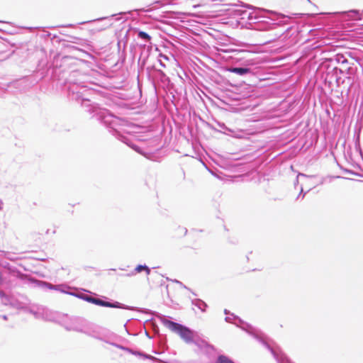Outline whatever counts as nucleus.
<instances>
[{
	"label": "nucleus",
	"mask_w": 363,
	"mask_h": 363,
	"mask_svg": "<svg viewBox=\"0 0 363 363\" xmlns=\"http://www.w3.org/2000/svg\"><path fill=\"white\" fill-rule=\"evenodd\" d=\"M65 84L67 89L68 97L81 104L85 111L104 124L109 132L118 140L131 147L135 152L145 155L141 148L134 144L132 140L124 134L126 121L113 115L109 110L102 108L100 104L93 100L107 98L108 94L104 91L106 88L99 80L79 70L72 71L66 79Z\"/></svg>",
	"instance_id": "1"
},
{
	"label": "nucleus",
	"mask_w": 363,
	"mask_h": 363,
	"mask_svg": "<svg viewBox=\"0 0 363 363\" xmlns=\"http://www.w3.org/2000/svg\"><path fill=\"white\" fill-rule=\"evenodd\" d=\"M230 316H226L225 318V320L228 323H234L252 335L270 351L277 363H294L279 347H272L261 335H259V331L252 325L245 323L240 318L233 313H230Z\"/></svg>",
	"instance_id": "2"
},
{
	"label": "nucleus",
	"mask_w": 363,
	"mask_h": 363,
	"mask_svg": "<svg viewBox=\"0 0 363 363\" xmlns=\"http://www.w3.org/2000/svg\"><path fill=\"white\" fill-rule=\"evenodd\" d=\"M138 311L147 314H153L164 324L165 327L179 335L186 343H194L197 345V342L194 340L196 333L189 327L181 323L174 322L170 320L171 317L166 316L158 312L152 311L147 308H138Z\"/></svg>",
	"instance_id": "3"
},
{
	"label": "nucleus",
	"mask_w": 363,
	"mask_h": 363,
	"mask_svg": "<svg viewBox=\"0 0 363 363\" xmlns=\"http://www.w3.org/2000/svg\"><path fill=\"white\" fill-rule=\"evenodd\" d=\"M84 291L88 292L90 294H86L82 292H76L74 294H72V296L79 298L83 301H85L88 303H93L96 306L107 307V308H121V309H130V308L128 306H125L121 303L118 301H106V297H103L105 300H101V298L94 297L93 295L96 296V294L91 293L89 291L83 289Z\"/></svg>",
	"instance_id": "4"
},
{
	"label": "nucleus",
	"mask_w": 363,
	"mask_h": 363,
	"mask_svg": "<svg viewBox=\"0 0 363 363\" xmlns=\"http://www.w3.org/2000/svg\"><path fill=\"white\" fill-rule=\"evenodd\" d=\"M51 322H55L67 331L81 333L83 330L86 320L80 317H69L67 314H62L60 318H48Z\"/></svg>",
	"instance_id": "5"
},
{
	"label": "nucleus",
	"mask_w": 363,
	"mask_h": 363,
	"mask_svg": "<svg viewBox=\"0 0 363 363\" xmlns=\"http://www.w3.org/2000/svg\"><path fill=\"white\" fill-rule=\"evenodd\" d=\"M353 62H349L347 65H341L340 67H334L331 72H328L326 75V80L330 84L332 81H335L337 86H340L345 82L343 79L340 74L343 75L347 79H350L351 76L355 73V68L353 67Z\"/></svg>",
	"instance_id": "6"
},
{
	"label": "nucleus",
	"mask_w": 363,
	"mask_h": 363,
	"mask_svg": "<svg viewBox=\"0 0 363 363\" xmlns=\"http://www.w3.org/2000/svg\"><path fill=\"white\" fill-rule=\"evenodd\" d=\"M264 12L269 14L267 18H264V21L250 22L253 29L264 31L274 29L280 26L281 23L280 18H283L284 16L272 11H264Z\"/></svg>",
	"instance_id": "7"
},
{
	"label": "nucleus",
	"mask_w": 363,
	"mask_h": 363,
	"mask_svg": "<svg viewBox=\"0 0 363 363\" xmlns=\"http://www.w3.org/2000/svg\"><path fill=\"white\" fill-rule=\"evenodd\" d=\"M249 53L246 51H240L237 56L233 58L232 65L241 67H247L255 72L257 68V62L255 59L248 57Z\"/></svg>",
	"instance_id": "8"
},
{
	"label": "nucleus",
	"mask_w": 363,
	"mask_h": 363,
	"mask_svg": "<svg viewBox=\"0 0 363 363\" xmlns=\"http://www.w3.org/2000/svg\"><path fill=\"white\" fill-rule=\"evenodd\" d=\"M82 333L103 342H109V337L105 334L104 331L88 321L86 322Z\"/></svg>",
	"instance_id": "9"
},
{
	"label": "nucleus",
	"mask_w": 363,
	"mask_h": 363,
	"mask_svg": "<svg viewBox=\"0 0 363 363\" xmlns=\"http://www.w3.org/2000/svg\"><path fill=\"white\" fill-rule=\"evenodd\" d=\"M146 70L148 77H152L154 81L160 82L164 86L169 84V78L163 71L157 69L155 65L147 66Z\"/></svg>",
	"instance_id": "10"
},
{
	"label": "nucleus",
	"mask_w": 363,
	"mask_h": 363,
	"mask_svg": "<svg viewBox=\"0 0 363 363\" xmlns=\"http://www.w3.org/2000/svg\"><path fill=\"white\" fill-rule=\"evenodd\" d=\"M31 86L32 82L28 77L13 80L7 84L8 88L16 89L19 91H24Z\"/></svg>",
	"instance_id": "11"
},
{
	"label": "nucleus",
	"mask_w": 363,
	"mask_h": 363,
	"mask_svg": "<svg viewBox=\"0 0 363 363\" xmlns=\"http://www.w3.org/2000/svg\"><path fill=\"white\" fill-rule=\"evenodd\" d=\"M107 343L109 344V345H113V346H114V347H116L117 348H119L121 350L127 351V352H128L129 353H130L132 354H134V355H136V356H139V357H142L144 359H150V360L153 361L155 363H156V362L162 363V361H161L160 359H158L157 358H156V357H153L152 355H150V354H145V353H143L142 352H139V351H134V350H133L130 348L124 347V346L118 345L117 343L111 342L110 340H109V342H107Z\"/></svg>",
	"instance_id": "12"
},
{
	"label": "nucleus",
	"mask_w": 363,
	"mask_h": 363,
	"mask_svg": "<svg viewBox=\"0 0 363 363\" xmlns=\"http://www.w3.org/2000/svg\"><path fill=\"white\" fill-rule=\"evenodd\" d=\"M226 71L242 77L250 76L255 74V72H252V69L249 68L236 67L232 65H229L226 67Z\"/></svg>",
	"instance_id": "13"
},
{
	"label": "nucleus",
	"mask_w": 363,
	"mask_h": 363,
	"mask_svg": "<svg viewBox=\"0 0 363 363\" xmlns=\"http://www.w3.org/2000/svg\"><path fill=\"white\" fill-rule=\"evenodd\" d=\"M327 61L330 62L331 65L339 64L340 65H347L349 64L347 57L341 53L334 55L333 57L326 59Z\"/></svg>",
	"instance_id": "14"
},
{
	"label": "nucleus",
	"mask_w": 363,
	"mask_h": 363,
	"mask_svg": "<svg viewBox=\"0 0 363 363\" xmlns=\"http://www.w3.org/2000/svg\"><path fill=\"white\" fill-rule=\"evenodd\" d=\"M311 180L312 179H310L306 182V179H303L301 181V191L296 199H298L302 194V199H303L307 192L310 191L313 188L318 185V184L311 183Z\"/></svg>",
	"instance_id": "15"
},
{
	"label": "nucleus",
	"mask_w": 363,
	"mask_h": 363,
	"mask_svg": "<svg viewBox=\"0 0 363 363\" xmlns=\"http://www.w3.org/2000/svg\"><path fill=\"white\" fill-rule=\"evenodd\" d=\"M264 11L265 10L249 13L247 19L250 22L264 21L265 19L264 18H267L269 15L267 13H264Z\"/></svg>",
	"instance_id": "16"
},
{
	"label": "nucleus",
	"mask_w": 363,
	"mask_h": 363,
	"mask_svg": "<svg viewBox=\"0 0 363 363\" xmlns=\"http://www.w3.org/2000/svg\"><path fill=\"white\" fill-rule=\"evenodd\" d=\"M30 282L35 284V286L41 288H47L50 290H55L56 291V285H53L51 283L42 281V280H37L33 278H31L29 279Z\"/></svg>",
	"instance_id": "17"
},
{
	"label": "nucleus",
	"mask_w": 363,
	"mask_h": 363,
	"mask_svg": "<svg viewBox=\"0 0 363 363\" xmlns=\"http://www.w3.org/2000/svg\"><path fill=\"white\" fill-rule=\"evenodd\" d=\"M191 304L197 307L201 312H206L208 308L207 303L200 298L191 299Z\"/></svg>",
	"instance_id": "18"
},
{
	"label": "nucleus",
	"mask_w": 363,
	"mask_h": 363,
	"mask_svg": "<svg viewBox=\"0 0 363 363\" xmlns=\"http://www.w3.org/2000/svg\"><path fill=\"white\" fill-rule=\"evenodd\" d=\"M354 147L361 155H362V150L360 145V130L358 131L355 130L354 135Z\"/></svg>",
	"instance_id": "19"
},
{
	"label": "nucleus",
	"mask_w": 363,
	"mask_h": 363,
	"mask_svg": "<svg viewBox=\"0 0 363 363\" xmlns=\"http://www.w3.org/2000/svg\"><path fill=\"white\" fill-rule=\"evenodd\" d=\"M0 300L1 303L5 306L11 304V297L2 290H0Z\"/></svg>",
	"instance_id": "20"
},
{
	"label": "nucleus",
	"mask_w": 363,
	"mask_h": 363,
	"mask_svg": "<svg viewBox=\"0 0 363 363\" xmlns=\"http://www.w3.org/2000/svg\"><path fill=\"white\" fill-rule=\"evenodd\" d=\"M56 287V291H60L61 293L69 294L71 296L72 294H74V292L70 291L71 288L67 284H57Z\"/></svg>",
	"instance_id": "21"
},
{
	"label": "nucleus",
	"mask_w": 363,
	"mask_h": 363,
	"mask_svg": "<svg viewBox=\"0 0 363 363\" xmlns=\"http://www.w3.org/2000/svg\"><path fill=\"white\" fill-rule=\"evenodd\" d=\"M315 177H316V176H315V175H307L303 173H298L296 177V181L294 182V185L296 186L299 183L300 179H301V181L303 179H306V182L308 180L313 179Z\"/></svg>",
	"instance_id": "22"
},
{
	"label": "nucleus",
	"mask_w": 363,
	"mask_h": 363,
	"mask_svg": "<svg viewBox=\"0 0 363 363\" xmlns=\"http://www.w3.org/2000/svg\"><path fill=\"white\" fill-rule=\"evenodd\" d=\"M138 38L143 40L144 43H150L151 36L146 32L139 30L138 32Z\"/></svg>",
	"instance_id": "23"
},
{
	"label": "nucleus",
	"mask_w": 363,
	"mask_h": 363,
	"mask_svg": "<svg viewBox=\"0 0 363 363\" xmlns=\"http://www.w3.org/2000/svg\"><path fill=\"white\" fill-rule=\"evenodd\" d=\"M62 316V314H60L58 313H52L51 311H45L44 312V318H45V320L50 321L48 318H60Z\"/></svg>",
	"instance_id": "24"
},
{
	"label": "nucleus",
	"mask_w": 363,
	"mask_h": 363,
	"mask_svg": "<svg viewBox=\"0 0 363 363\" xmlns=\"http://www.w3.org/2000/svg\"><path fill=\"white\" fill-rule=\"evenodd\" d=\"M147 268L146 264H138L135 267L134 270L130 273L128 274L127 276L130 277L135 275L136 273H140Z\"/></svg>",
	"instance_id": "25"
},
{
	"label": "nucleus",
	"mask_w": 363,
	"mask_h": 363,
	"mask_svg": "<svg viewBox=\"0 0 363 363\" xmlns=\"http://www.w3.org/2000/svg\"><path fill=\"white\" fill-rule=\"evenodd\" d=\"M147 60H148V56H145L143 57L142 56L140 57L138 62L140 70L143 71L144 69Z\"/></svg>",
	"instance_id": "26"
},
{
	"label": "nucleus",
	"mask_w": 363,
	"mask_h": 363,
	"mask_svg": "<svg viewBox=\"0 0 363 363\" xmlns=\"http://www.w3.org/2000/svg\"><path fill=\"white\" fill-rule=\"evenodd\" d=\"M216 363H235L232 359L225 355H219Z\"/></svg>",
	"instance_id": "27"
},
{
	"label": "nucleus",
	"mask_w": 363,
	"mask_h": 363,
	"mask_svg": "<svg viewBox=\"0 0 363 363\" xmlns=\"http://www.w3.org/2000/svg\"><path fill=\"white\" fill-rule=\"evenodd\" d=\"M174 282H176V283L179 284L182 287H184V288H185V289H188L189 291H191L189 288L186 287V286L185 285H184L181 281H178V280H176V279H175V280H174Z\"/></svg>",
	"instance_id": "28"
},
{
	"label": "nucleus",
	"mask_w": 363,
	"mask_h": 363,
	"mask_svg": "<svg viewBox=\"0 0 363 363\" xmlns=\"http://www.w3.org/2000/svg\"><path fill=\"white\" fill-rule=\"evenodd\" d=\"M144 271L145 272L147 275H149L150 274V272H151V270H150V267L148 266H147V268L145 269H144Z\"/></svg>",
	"instance_id": "29"
},
{
	"label": "nucleus",
	"mask_w": 363,
	"mask_h": 363,
	"mask_svg": "<svg viewBox=\"0 0 363 363\" xmlns=\"http://www.w3.org/2000/svg\"><path fill=\"white\" fill-rule=\"evenodd\" d=\"M145 335L149 338V339H152V336L150 335V333L145 330Z\"/></svg>",
	"instance_id": "30"
},
{
	"label": "nucleus",
	"mask_w": 363,
	"mask_h": 363,
	"mask_svg": "<svg viewBox=\"0 0 363 363\" xmlns=\"http://www.w3.org/2000/svg\"><path fill=\"white\" fill-rule=\"evenodd\" d=\"M158 61L162 67H165V65L162 62L160 59H159Z\"/></svg>",
	"instance_id": "31"
},
{
	"label": "nucleus",
	"mask_w": 363,
	"mask_h": 363,
	"mask_svg": "<svg viewBox=\"0 0 363 363\" xmlns=\"http://www.w3.org/2000/svg\"><path fill=\"white\" fill-rule=\"evenodd\" d=\"M109 17H103V18H97L96 19L95 21H102V20H104V19H107Z\"/></svg>",
	"instance_id": "32"
},
{
	"label": "nucleus",
	"mask_w": 363,
	"mask_h": 363,
	"mask_svg": "<svg viewBox=\"0 0 363 363\" xmlns=\"http://www.w3.org/2000/svg\"><path fill=\"white\" fill-rule=\"evenodd\" d=\"M155 4H159L160 6H162L163 5V4H162V2L161 1H157L155 2Z\"/></svg>",
	"instance_id": "33"
},
{
	"label": "nucleus",
	"mask_w": 363,
	"mask_h": 363,
	"mask_svg": "<svg viewBox=\"0 0 363 363\" xmlns=\"http://www.w3.org/2000/svg\"><path fill=\"white\" fill-rule=\"evenodd\" d=\"M224 313H225V315H230V311H229L228 309H225V310H224Z\"/></svg>",
	"instance_id": "34"
},
{
	"label": "nucleus",
	"mask_w": 363,
	"mask_h": 363,
	"mask_svg": "<svg viewBox=\"0 0 363 363\" xmlns=\"http://www.w3.org/2000/svg\"><path fill=\"white\" fill-rule=\"evenodd\" d=\"M160 57H163V58H164V59H166V60H168V57H167V56L164 55L160 54Z\"/></svg>",
	"instance_id": "35"
},
{
	"label": "nucleus",
	"mask_w": 363,
	"mask_h": 363,
	"mask_svg": "<svg viewBox=\"0 0 363 363\" xmlns=\"http://www.w3.org/2000/svg\"><path fill=\"white\" fill-rule=\"evenodd\" d=\"M3 208V201L0 199V210Z\"/></svg>",
	"instance_id": "36"
},
{
	"label": "nucleus",
	"mask_w": 363,
	"mask_h": 363,
	"mask_svg": "<svg viewBox=\"0 0 363 363\" xmlns=\"http://www.w3.org/2000/svg\"><path fill=\"white\" fill-rule=\"evenodd\" d=\"M2 318H3L4 320H6L8 319V317H7V315H2Z\"/></svg>",
	"instance_id": "37"
},
{
	"label": "nucleus",
	"mask_w": 363,
	"mask_h": 363,
	"mask_svg": "<svg viewBox=\"0 0 363 363\" xmlns=\"http://www.w3.org/2000/svg\"><path fill=\"white\" fill-rule=\"evenodd\" d=\"M62 27H72L73 25L72 24H68V25H66V26H61Z\"/></svg>",
	"instance_id": "38"
},
{
	"label": "nucleus",
	"mask_w": 363,
	"mask_h": 363,
	"mask_svg": "<svg viewBox=\"0 0 363 363\" xmlns=\"http://www.w3.org/2000/svg\"><path fill=\"white\" fill-rule=\"evenodd\" d=\"M184 234L186 235V233H187V229L186 228H184Z\"/></svg>",
	"instance_id": "39"
},
{
	"label": "nucleus",
	"mask_w": 363,
	"mask_h": 363,
	"mask_svg": "<svg viewBox=\"0 0 363 363\" xmlns=\"http://www.w3.org/2000/svg\"><path fill=\"white\" fill-rule=\"evenodd\" d=\"M116 15H117V14H112V15L110 16V18H113V17L116 16Z\"/></svg>",
	"instance_id": "40"
},
{
	"label": "nucleus",
	"mask_w": 363,
	"mask_h": 363,
	"mask_svg": "<svg viewBox=\"0 0 363 363\" xmlns=\"http://www.w3.org/2000/svg\"><path fill=\"white\" fill-rule=\"evenodd\" d=\"M319 184H323V179H321V181L320 182V183H319Z\"/></svg>",
	"instance_id": "41"
},
{
	"label": "nucleus",
	"mask_w": 363,
	"mask_h": 363,
	"mask_svg": "<svg viewBox=\"0 0 363 363\" xmlns=\"http://www.w3.org/2000/svg\"><path fill=\"white\" fill-rule=\"evenodd\" d=\"M152 320V318H150V319H149V320H147L146 321H147H147H151Z\"/></svg>",
	"instance_id": "42"
},
{
	"label": "nucleus",
	"mask_w": 363,
	"mask_h": 363,
	"mask_svg": "<svg viewBox=\"0 0 363 363\" xmlns=\"http://www.w3.org/2000/svg\"><path fill=\"white\" fill-rule=\"evenodd\" d=\"M86 22H82L79 24H84Z\"/></svg>",
	"instance_id": "43"
},
{
	"label": "nucleus",
	"mask_w": 363,
	"mask_h": 363,
	"mask_svg": "<svg viewBox=\"0 0 363 363\" xmlns=\"http://www.w3.org/2000/svg\"><path fill=\"white\" fill-rule=\"evenodd\" d=\"M125 13H123V12H120L119 14H124Z\"/></svg>",
	"instance_id": "44"
}]
</instances>
